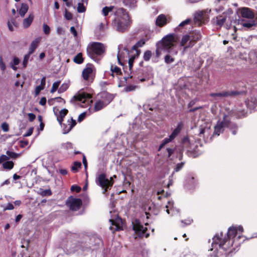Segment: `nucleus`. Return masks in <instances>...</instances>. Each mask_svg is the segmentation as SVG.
Instances as JSON below:
<instances>
[{"label": "nucleus", "instance_id": "obj_1", "mask_svg": "<svg viewBox=\"0 0 257 257\" xmlns=\"http://www.w3.org/2000/svg\"><path fill=\"white\" fill-rule=\"evenodd\" d=\"M243 231V228L242 226H232L228 228V237H229L228 240H226L225 238L222 239V232L216 234L213 238V242L212 243V248L211 249L215 250L219 248H222L225 250L229 249L233 244L235 246L239 245L244 240H240L242 238L244 237L242 235Z\"/></svg>", "mask_w": 257, "mask_h": 257}, {"label": "nucleus", "instance_id": "obj_2", "mask_svg": "<svg viewBox=\"0 0 257 257\" xmlns=\"http://www.w3.org/2000/svg\"><path fill=\"white\" fill-rule=\"evenodd\" d=\"M113 26L115 29L123 33L130 27L132 21L128 13L123 8H118L115 12Z\"/></svg>", "mask_w": 257, "mask_h": 257}, {"label": "nucleus", "instance_id": "obj_3", "mask_svg": "<svg viewBox=\"0 0 257 257\" xmlns=\"http://www.w3.org/2000/svg\"><path fill=\"white\" fill-rule=\"evenodd\" d=\"M241 17L242 18L248 19V21H245L243 19H238L235 22V26H234V30L236 31L237 26H241L246 29H249L255 25V22L253 20L254 18V14L252 10L248 8L243 7L239 10Z\"/></svg>", "mask_w": 257, "mask_h": 257}, {"label": "nucleus", "instance_id": "obj_4", "mask_svg": "<svg viewBox=\"0 0 257 257\" xmlns=\"http://www.w3.org/2000/svg\"><path fill=\"white\" fill-rule=\"evenodd\" d=\"M176 41L172 35H167L158 43V47H162V49L166 52L174 55H176L178 51L174 48Z\"/></svg>", "mask_w": 257, "mask_h": 257}, {"label": "nucleus", "instance_id": "obj_5", "mask_svg": "<svg viewBox=\"0 0 257 257\" xmlns=\"http://www.w3.org/2000/svg\"><path fill=\"white\" fill-rule=\"evenodd\" d=\"M76 102H80L79 104L82 107H89L88 109L90 110L89 106L92 103V100L90 94L84 92H79L70 100L71 103H74Z\"/></svg>", "mask_w": 257, "mask_h": 257}, {"label": "nucleus", "instance_id": "obj_6", "mask_svg": "<svg viewBox=\"0 0 257 257\" xmlns=\"http://www.w3.org/2000/svg\"><path fill=\"white\" fill-rule=\"evenodd\" d=\"M97 98L95 103L93 109L90 110L91 113L93 111H98L102 109L108 104L113 99L111 94L105 92H102L98 95Z\"/></svg>", "mask_w": 257, "mask_h": 257}, {"label": "nucleus", "instance_id": "obj_7", "mask_svg": "<svg viewBox=\"0 0 257 257\" xmlns=\"http://www.w3.org/2000/svg\"><path fill=\"white\" fill-rule=\"evenodd\" d=\"M68 112V111L67 109H63L59 112V115L57 116V120L61 125L62 127H63V134H64L69 133L76 124L75 120L71 118L70 119L68 120L67 125L65 124H62L63 118L67 114Z\"/></svg>", "mask_w": 257, "mask_h": 257}, {"label": "nucleus", "instance_id": "obj_8", "mask_svg": "<svg viewBox=\"0 0 257 257\" xmlns=\"http://www.w3.org/2000/svg\"><path fill=\"white\" fill-rule=\"evenodd\" d=\"M105 48L103 44L94 42L88 47L87 52L90 58L94 59L96 56L102 55L105 52Z\"/></svg>", "mask_w": 257, "mask_h": 257}, {"label": "nucleus", "instance_id": "obj_9", "mask_svg": "<svg viewBox=\"0 0 257 257\" xmlns=\"http://www.w3.org/2000/svg\"><path fill=\"white\" fill-rule=\"evenodd\" d=\"M98 181L99 185L104 189L103 193H105L107 189H110L113 184L112 180V177L110 178V180H108L106 178L105 174H101L98 177Z\"/></svg>", "mask_w": 257, "mask_h": 257}, {"label": "nucleus", "instance_id": "obj_10", "mask_svg": "<svg viewBox=\"0 0 257 257\" xmlns=\"http://www.w3.org/2000/svg\"><path fill=\"white\" fill-rule=\"evenodd\" d=\"M230 123V118L228 115H223V119L221 121H218L217 124L214 126V131L213 135L219 136L222 133L224 127L228 126Z\"/></svg>", "mask_w": 257, "mask_h": 257}, {"label": "nucleus", "instance_id": "obj_11", "mask_svg": "<svg viewBox=\"0 0 257 257\" xmlns=\"http://www.w3.org/2000/svg\"><path fill=\"white\" fill-rule=\"evenodd\" d=\"M210 10H206L205 11H201L196 13L194 15V21L196 25H201L208 19V14L210 12Z\"/></svg>", "mask_w": 257, "mask_h": 257}, {"label": "nucleus", "instance_id": "obj_12", "mask_svg": "<svg viewBox=\"0 0 257 257\" xmlns=\"http://www.w3.org/2000/svg\"><path fill=\"white\" fill-rule=\"evenodd\" d=\"M67 205L73 211L78 210L82 205V201L79 198H76L72 196L69 197L66 202Z\"/></svg>", "mask_w": 257, "mask_h": 257}, {"label": "nucleus", "instance_id": "obj_13", "mask_svg": "<svg viewBox=\"0 0 257 257\" xmlns=\"http://www.w3.org/2000/svg\"><path fill=\"white\" fill-rule=\"evenodd\" d=\"M133 229L140 236L148 237L149 236V233L147 232L148 230L147 227L144 226L138 220H137L136 223L134 224Z\"/></svg>", "mask_w": 257, "mask_h": 257}, {"label": "nucleus", "instance_id": "obj_14", "mask_svg": "<svg viewBox=\"0 0 257 257\" xmlns=\"http://www.w3.org/2000/svg\"><path fill=\"white\" fill-rule=\"evenodd\" d=\"M109 221L111 222L112 226H110V229L118 231L122 229V221L120 218L117 217L115 220L111 219Z\"/></svg>", "mask_w": 257, "mask_h": 257}, {"label": "nucleus", "instance_id": "obj_15", "mask_svg": "<svg viewBox=\"0 0 257 257\" xmlns=\"http://www.w3.org/2000/svg\"><path fill=\"white\" fill-rule=\"evenodd\" d=\"M170 17L161 14L158 16L156 20V24L158 26L163 27L170 22Z\"/></svg>", "mask_w": 257, "mask_h": 257}, {"label": "nucleus", "instance_id": "obj_16", "mask_svg": "<svg viewBox=\"0 0 257 257\" xmlns=\"http://www.w3.org/2000/svg\"><path fill=\"white\" fill-rule=\"evenodd\" d=\"M82 76L85 80L92 82L93 80V69L91 67H86L82 71Z\"/></svg>", "mask_w": 257, "mask_h": 257}, {"label": "nucleus", "instance_id": "obj_17", "mask_svg": "<svg viewBox=\"0 0 257 257\" xmlns=\"http://www.w3.org/2000/svg\"><path fill=\"white\" fill-rule=\"evenodd\" d=\"M190 36L191 39L186 47H193L195 43L201 38V35L199 31H195L190 34Z\"/></svg>", "mask_w": 257, "mask_h": 257}, {"label": "nucleus", "instance_id": "obj_18", "mask_svg": "<svg viewBox=\"0 0 257 257\" xmlns=\"http://www.w3.org/2000/svg\"><path fill=\"white\" fill-rule=\"evenodd\" d=\"M191 39V38L190 35H186L182 37L180 44L181 46L184 47L183 53H184L185 51L189 48L186 47L188 45Z\"/></svg>", "mask_w": 257, "mask_h": 257}, {"label": "nucleus", "instance_id": "obj_19", "mask_svg": "<svg viewBox=\"0 0 257 257\" xmlns=\"http://www.w3.org/2000/svg\"><path fill=\"white\" fill-rule=\"evenodd\" d=\"M41 38L40 37L37 38L32 42L29 47V54H32L35 51L36 49L38 46L39 44L41 41Z\"/></svg>", "mask_w": 257, "mask_h": 257}, {"label": "nucleus", "instance_id": "obj_20", "mask_svg": "<svg viewBox=\"0 0 257 257\" xmlns=\"http://www.w3.org/2000/svg\"><path fill=\"white\" fill-rule=\"evenodd\" d=\"M245 104L250 109L257 106V95L255 97H251L250 100L245 101Z\"/></svg>", "mask_w": 257, "mask_h": 257}, {"label": "nucleus", "instance_id": "obj_21", "mask_svg": "<svg viewBox=\"0 0 257 257\" xmlns=\"http://www.w3.org/2000/svg\"><path fill=\"white\" fill-rule=\"evenodd\" d=\"M166 212L169 214L170 211L172 212V215H173L175 214V212H179L178 210L175 208L173 206V202L172 201H168L167 204L166 205Z\"/></svg>", "mask_w": 257, "mask_h": 257}, {"label": "nucleus", "instance_id": "obj_22", "mask_svg": "<svg viewBox=\"0 0 257 257\" xmlns=\"http://www.w3.org/2000/svg\"><path fill=\"white\" fill-rule=\"evenodd\" d=\"M34 15L30 14L28 18L25 19L23 21V25L25 28H28L32 24L34 20Z\"/></svg>", "mask_w": 257, "mask_h": 257}, {"label": "nucleus", "instance_id": "obj_23", "mask_svg": "<svg viewBox=\"0 0 257 257\" xmlns=\"http://www.w3.org/2000/svg\"><path fill=\"white\" fill-rule=\"evenodd\" d=\"M210 124H207L205 126L201 127L199 133L200 136L201 137L202 135H203L204 136L208 137L210 134Z\"/></svg>", "mask_w": 257, "mask_h": 257}, {"label": "nucleus", "instance_id": "obj_24", "mask_svg": "<svg viewBox=\"0 0 257 257\" xmlns=\"http://www.w3.org/2000/svg\"><path fill=\"white\" fill-rule=\"evenodd\" d=\"M229 93L227 92H222L220 93H213L210 94V96L215 98L216 100H218L219 98L227 96Z\"/></svg>", "mask_w": 257, "mask_h": 257}, {"label": "nucleus", "instance_id": "obj_25", "mask_svg": "<svg viewBox=\"0 0 257 257\" xmlns=\"http://www.w3.org/2000/svg\"><path fill=\"white\" fill-rule=\"evenodd\" d=\"M133 54L130 56V58L128 60V65L130 69L132 68L133 65V63L134 61V60L138 57V56L140 55L141 51H136V53L132 52Z\"/></svg>", "mask_w": 257, "mask_h": 257}, {"label": "nucleus", "instance_id": "obj_26", "mask_svg": "<svg viewBox=\"0 0 257 257\" xmlns=\"http://www.w3.org/2000/svg\"><path fill=\"white\" fill-rule=\"evenodd\" d=\"M182 127V123H180L178 124L177 127L173 131L172 133L170 135L171 139L174 140L180 133Z\"/></svg>", "mask_w": 257, "mask_h": 257}, {"label": "nucleus", "instance_id": "obj_27", "mask_svg": "<svg viewBox=\"0 0 257 257\" xmlns=\"http://www.w3.org/2000/svg\"><path fill=\"white\" fill-rule=\"evenodd\" d=\"M182 127V123H180L178 124L177 127L173 131L172 133L170 135L171 139L174 140L180 133Z\"/></svg>", "mask_w": 257, "mask_h": 257}, {"label": "nucleus", "instance_id": "obj_28", "mask_svg": "<svg viewBox=\"0 0 257 257\" xmlns=\"http://www.w3.org/2000/svg\"><path fill=\"white\" fill-rule=\"evenodd\" d=\"M145 44V41L142 39L138 41L132 48V52L136 53V51H140L138 49L139 47H142Z\"/></svg>", "mask_w": 257, "mask_h": 257}, {"label": "nucleus", "instance_id": "obj_29", "mask_svg": "<svg viewBox=\"0 0 257 257\" xmlns=\"http://www.w3.org/2000/svg\"><path fill=\"white\" fill-rule=\"evenodd\" d=\"M28 6L26 4H22L21 5V9L19 10V14L22 17H24L25 15L28 12Z\"/></svg>", "mask_w": 257, "mask_h": 257}, {"label": "nucleus", "instance_id": "obj_30", "mask_svg": "<svg viewBox=\"0 0 257 257\" xmlns=\"http://www.w3.org/2000/svg\"><path fill=\"white\" fill-rule=\"evenodd\" d=\"M124 6L129 8H134L136 6V0H122Z\"/></svg>", "mask_w": 257, "mask_h": 257}, {"label": "nucleus", "instance_id": "obj_31", "mask_svg": "<svg viewBox=\"0 0 257 257\" xmlns=\"http://www.w3.org/2000/svg\"><path fill=\"white\" fill-rule=\"evenodd\" d=\"M183 147L187 151H190L191 149V143L188 138H185L183 140Z\"/></svg>", "mask_w": 257, "mask_h": 257}, {"label": "nucleus", "instance_id": "obj_32", "mask_svg": "<svg viewBox=\"0 0 257 257\" xmlns=\"http://www.w3.org/2000/svg\"><path fill=\"white\" fill-rule=\"evenodd\" d=\"M5 169L11 170L14 167V163L12 161H6L3 164Z\"/></svg>", "mask_w": 257, "mask_h": 257}, {"label": "nucleus", "instance_id": "obj_33", "mask_svg": "<svg viewBox=\"0 0 257 257\" xmlns=\"http://www.w3.org/2000/svg\"><path fill=\"white\" fill-rule=\"evenodd\" d=\"M73 61L77 64L82 63L83 61L82 54L79 53L76 56H75L73 59Z\"/></svg>", "mask_w": 257, "mask_h": 257}, {"label": "nucleus", "instance_id": "obj_34", "mask_svg": "<svg viewBox=\"0 0 257 257\" xmlns=\"http://www.w3.org/2000/svg\"><path fill=\"white\" fill-rule=\"evenodd\" d=\"M111 71L112 72L111 75L114 77V74L115 73L116 75L120 74L121 73V69L119 67L116 66H111Z\"/></svg>", "mask_w": 257, "mask_h": 257}, {"label": "nucleus", "instance_id": "obj_35", "mask_svg": "<svg viewBox=\"0 0 257 257\" xmlns=\"http://www.w3.org/2000/svg\"><path fill=\"white\" fill-rule=\"evenodd\" d=\"M226 19L224 17H219L216 18V24L217 26L221 27L225 23Z\"/></svg>", "mask_w": 257, "mask_h": 257}, {"label": "nucleus", "instance_id": "obj_36", "mask_svg": "<svg viewBox=\"0 0 257 257\" xmlns=\"http://www.w3.org/2000/svg\"><path fill=\"white\" fill-rule=\"evenodd\" d=\"M113 8V7H105L103 8L102 10V13L103 16L106 17L108 15L109 13L112 12Z\"/></svg>", "mask_w": 257, "mask_h": 257}, {"label": "nucleus", "instance_id": "obj_37", "mask_svg": "<svg viewBox=\"0 0 257 257\" xmlns=\"http://www.w3.org/2000/svg\"><path fill=\"white\" fill-rule=\"evenodd\" d=\"M152 55V53L151 51H150L149 50H147V51H145L144 54V56H143L144 60L146 61H149Z\"/></svg>", "mask_w": 257, "mask_h": 257}, {"label": "nucleus", "instance_id": "obj_38", "mask_svg": "<svg viewBox=\"0 0 257 257\" xmlns=\"http://www.w3.org/2000/svg\"><path fill=\"white\" fill-rule=\"evenodd\" d=\"M83 2V1H82ZM86 11L85 7L84 6L83 2L78 4L77 11L78 13H83Z\"/></svg>", "mask_w": 257, "mask_h": 257}, {"label": "nucleus", "instance_id": "obj_39", "mask_svg": "<svg viewBox=\"0 0 257 257\" xmlns=\"http://www.w3.org/2000/svg\"><path fill=\"white\" fill-rule=\"evenodd\" d=\"M81 166V164L80 162H74L73 166L71 168L72 171L73 172H77L78 171V168H80Z\"/></svg>", "mask_w": 257, "mask_h": 257}, {"label": "nucleus", "instance_id": "obj_40", "mask_svg": "<svg viewBox=\"0 0 257 257\" xmlns=\"http://www.w3.org/2000/svg\"><path fill=\"white\" fill-rule=\"evenodd\" d=\"M60 83V81H58L55 82L53 84L52 87L51 89V93H54V92H55L57 90V89L59 87Z\"/></svg>", "mask_w": 257, "mask_h": 257}, {"label": "nucleus", "instance_id": "obj_41", "mask_svg": "<svg viewBox=\"0 0 257 257\" xmlns=\"http://www.w3.org/2000/svg\"><path fill=\"white\" fill-rule=\"evenodd\" d=\"M68 88V85L67 83L62 84L58 89L59 93H62L65 91Z\"/></svg>", "mask_w": 257, "mask_h": 257}, {"label": "nucleus", "instance_id": "obj_42", "mask_svg": "<svg viewBox=\"0 0 257 257\" xmlns=\"http://www.w3.org/2000/svg\"><path fill=\"white\" fill-rule=\"evenodd\" d=\"M173 140L171 137L169 136V138H165L162 144L160 146V149L163 148L165 145L171 142Z\"/></svg>", "mask_w": 257, "mask_h": 257}, {"label": "nucleus", "instance_id": "obj_43", "mask_svg": "<svg viewBox=\"0 0 257 257\" xmlns=\"http://www.w3.org/2000/svg\"><path fill=\"white\" fill-rule=\"evenodd\" d=\"M6 154L7 156H8L10 158H17L19 156V154L15 153L13 152H11L10 151H7L6 152Z\"/></svg>", "mask_w": 257, "mask_h": 257}, {"label": "nucleus", "instance_id": "obj_44", "mask_svg": "<svg viewBox=\"0 0 257 257\" xmlns=\"http://www.w3.org/2000/svg\"><path fill=\"white\" fill-rule=\"evenodd\" d=\"M43 30L46 35H49L50 33V28L46 24L43 25Z\"/></svg>", "mask_w": 257, "mask_h": 257}, {"label": "nucleus", "instance_id": "obj_45", "mask_svg": "<svg viewBox=\"0 0 257 257\" xmlns=\"http://www.w3.org/2000/svg\"><path fill=\"white\" fill-rule=\"evenodd\" d=\"M165 62L166 63H168V64H169V63H172L174 62V59L170 55H167L165 57Z\"/></svg>", "mask_w": 257, "mask_h": 257}, {"label": "nucleus", "instance_id": "obj_46", "mask_svg": "<svg viewBox=\"0 0 257 257\" xmlns=\"http://www.w3.org/2000/svg\"><path fill=\"white\" fill-rule=\"evenodd\" d=\"M137 86L136 85H130L126 86L124 88L125 91L126 92H130L132 91H134L136 89Z\"/></svg>", "mask_w": 257, "mask_h": 257}, {"label": "nucleus", "instance_id": "obj_47", "mask_svg": "<svg viewBox=\"0 0 257 257\" xmlns=\"http://www.w3.org/2000/svg\"><path fill=\"white\" fill-rule=\"evenodd\" d=\"M191 20L190 19H187L185 20V21L181 22L179 25V27H183L185 25H189L191 23Z\"/></svg>", "mask_w": 257, "mask_h": 257}, {"label": "nucleus", "instance_id": "obj_48", "mask_svg": "<svg viewBox=\"0 0 257 257\" xmlns=\"http://www.w3.org/2000/svg\"><path fill=\"white\" fill-rule=\"evenodd\" d=\"M30 55L31 54H29V53L27 55H26L24 58L23 64L24 67H26L27 66Z\"/></svg>", "mask_w": 257, "mask_h": 257}, {"label": "nucleus", "instance_id": "obj_49", "mask_svg": "<svg viewBox=\"0 0 257 257\" xmlns=\"http://www.w3.org/2000/svg\"><path fill=\"white\" fill-rule=\"evenodd\" d=\"M44 87L43 86H41V85H39V86H37L36 88H35V95L37 96L38 95L40 91L41 90H42L43 89H44Z\"/></svg>", "mask_w": 257, "mask_h": 257}, {"label": "nucleus", "instance_id": "obj_50", "mask_svg": "<svg viewBox=\"0 0 257 257\" xmlns=\"http://www.w3.org/2000/svg\"><path fill=\"white\" fill-rule=\"evenodd\" d=\"M192 219L188 218L187 219L182 220L181 223L184 224V225H182V227H184L185 225H188L190 224L192 222Z\"/></svg>", "mask_w": 257, "mask_h": 257}, {"label": "nucleus", "instance_id": "obj_51", "mask_svg": "<svg viewBox=\"0 0 257 257\" xmlns=\"http://www.w3.org/2000/svg\"><path fill=\"white\" fill-rule=\"evenodd\" d=\"M9 157L7 155H3L0 157V164L8 161Z\"/></svg>", "mask_w": 257, "mask_h": 257}, {"label": "nucleus", "instance_id": "obj_52", "mask_svg": "<svg viewBox=\"0 0 257 257\" xmlns=\"http://www.w3.org/2000/svg\"><path fill=\"white\" fill-rule=\"evenodd\" d=\"M64 17L67 20H71L72 19V14L67 10L65 11Z\"/></svg>", "mask_w": 257, "mask_h": 257}, {"label": "nucleus", "instance_id": "obj_53", "mask_svg": "<svg viewBox=\"0 0 257 257\" xmlns=\"http://www.w3.org/2000/svg\"><path fill=\"white\" fill-rule=\"evenodd\" d=\"M86 114V112H84L81 113L78 116V121L80 122H81L85 117Z\"/></svg>", "mask_w": 257, "mask_h": 257}, {"label": "nucleus", "instance_id": "obj_54", "mask_svg": "<svg viewBox=\"0 0 257 257\" xmlns=\"http://www.w3.org/2000/svg\"><path fill=\"white\" fill-rule=\"evenodd\" d=\"M184 163H178L177 165L176 168L174 169L175 172H178L183 167Z\"/></svg>", "mask_w": 257, "mask_h": 257}, {"label": "nucleus", "instance_id": "obj_55", "mask_svg": "<svg viewBox=\"0 0 257 257\" xmlns=\"http://www.w3.org/2000/svg\"><path fill=\"white\" fill-rule=\"evenodd\" d=\"M71 190L72 191H76V192H79L81 190V188L76 185H72L71 187Z\"/></svg>", "mask_w": 257, "mask_h": 257}, {"label": "nucleus", "instance_id": "obj_56", "mask_svg": "<svg viewBox=\"0 0 257 257\" xmlns=\"http://www.w3.org/2000/svg\"><path fill=\"white\" fill-rule=\"evenodd\" d=\"M2 128L5 132H7L9 131V125L7 123L4 122L2 124Z\"/></svg>", "mask_w": 257, "mask_h": 257}, {"label": "nucleus", "instance_id": "obj_57", "mask_svg": "<svg viewBox=\"0 0 257 257\" xmlns=\"http://www.w3.org/2000/svg\"><path fill=\"white\" fill-rule=\"evenodd\" d=\"M6 65L4 63L2 58H0V68L2 70L4 71L6 69Z\"/></svg>", "mask_w": 257, "mask_h": 257}, {"label": "nucleus", "instance_id": "obj_58", "mask_svg": "<svg viewBox=\"0 0 257 257\" xmlns=\"http://www.w3.org/2000/svg\"><path fill=\"white\" fill-rule=\"evenodd\" d=\"M70 31L71 33L73 35L74 37H76L77 36V32L74 28V27H71L70 28Z\"/></svg>", "mask_w": 257, "mask_h": 257}, {"label": "nucleus", "instance_id": "obj_59", "mask_svg": "<svg viewBox=\"0 0 257 257\" xmlns=\"http://www.w3.org/2000/svg\"><path fill=\"white\" fill-rule=\"evenodd\" d=\"M28 116L30 121H33L36 118V115L33 113H28Z\"/></svg>", "mask_w": 257, "mask_h": 257}, {"label": "nucleus", "instance_id": "obj_60", "mask_svg": "<svg viewBox=\"0 0 257 257\" xmlns=\"http://www.w3.org/2000/svg\"><path fill=\"white\" fill-rule=\"evenodd\" d=\"M20 62V59L17 57H15L13 59V62L11 64H13L14 65H18Z\"/></svg>", "mask_w": 257, "mask_h": 257}, {"label": "nucleus", "instance_id": "obj_61", "mask_svg": "<svg viewBox=\"0 0 257 257\" xmlns=\"http://www.w3.org/2000/svg\"><path fill=\"white\" fill-rule=\"evenodd\" d=\"M33 132V128L32 127H31L29 129L27 133L24 135V137H29L32 134Z\"/></svg>", "mask_w": 257, "mask_h": 257}, {"label": "nucleus", "instance_id": "obj_62", "mask_svg": "<svg viewBox=\"0 0 257 257\" xmlns=\"http://www.w3.org/2000/svg\"><path fill=\"white\" fill-rule=\"evenodd\" d=\"M47 100L46 98L45 97H42L39 101L40 104L41 105H45L46 103Z\"/></svg>", "mask_w": 257, "mask_h": 257}, {"label": "nucleus", "instance_id": "obj_63", "mask_svg": "<svg viewBox=\"0 0 257 257\" xmlns=\"http://www.w3.org/2000/svg\"><path fill=\"white\" fill-rule=\"evenodd\" d=\"M161 50H163V49H162V47L161 48L160 46L158 47V43L157 44V48L156 51V53L157 56L159 57L160 55V54L161 53Z\"/></svg>", "mask_w": 257, "mask_h": 257}, {"label": "nucleus", "instance_id": "obj_64", "mask_svg": "<svg viewBox=\"0 0 257 257\" xmlns=\"http://www.w3.org/2000/svg\"><path fill=\"white\" fill-rule=\"evenodd\" d=\"M57 33L59 35H61L64 33L63 29L62 27H58L56 29Z\"/></svg>", "mask_w": 257, "mask_h": 257}]
</instances>
